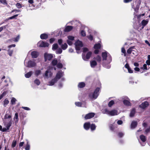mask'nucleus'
<instances>
[{
	"label": "nucleus",
	"mask_w": 150,
	"mask_h": 150,
	"mask_svg": "<svg viewBox=\"0 0 150 150\" xmlns=\"http://www.w3.org/2000/svg\"><path fill=\"white\" fill-rule=\"evenodd\" d=\"M101 45L100 44H96L94 46V48L95 49H98L100 48Z\"/></svg>",
	"instance_id": "obj_37"
},
{
	"label": "nucleus",
	"mask_w": 150,
	"mask_h": 150,
	"mask_svg": "<svg viewBox=\"0 0 150 150\" xmlns=\"http://www.w3.org/2000/svg\"><path fill=\"white\" fill-rule=\"evenodd\" d=\"M67 38L68 39L67 40L72 41L74 40V37L71 35L68 36Z\"/></svg>",
	"instance_id": "obj_45"
},
{
	"label": "nucleus",
	"mask_w": 150,
	"mask_h": 150,
	"mask_svg": "<svg viewBox=\"0 0 150 150\" xmlns=\"http://www.w3.org/2000/svg\"><path fill=\"white\" fill-rule=\"evenodd\" d=\"M149 105V103L145 101L142 103L139 106L142 108H144L147 107Z\"/></svg>",
	"instance_id": "obj_17"
},
{
	"label": "nucleus",
	"mask_w": 150,
	"mask_h": 150,
	"mask_svg": "<svg viewBox=\"0 0 150 150\" xmlns=\"http://www.w3.org/2000/svg\"><path fill=\"white\" fill-rule=\"evenodd\" d=\"M134 48V47H130L127 51V53L129 54H131L132 51V50Z\"/></svg>",
	"instance_id": "obj_39"
},
{
	"label": "nucleus",
	"mask_w": 150,
	"mask_h": 150,
	"mask_svg": "<svg viewBox=\"0 0 150 150\" xmlns=\"http://www.w3.org/2000/svg\"><path fill=\"white\" fill-rule=\"evenodd\" d=\"M32 73V71H30L25 74V76L26 78H29L31 76Z\"/></svg>",
	"instance_id": "obj_28"
},
{
	"label": "nucleus",
	"mask_w": 150,
	"mask_h": 150,
	"mask_svg": "<svg viewBox=\"0 0 150 150\" xmlns=\"http://www.w3.org/2000/svg\"><path fill=\"white\" fill-rule=\"evenodd\" d=\"M25 150H30V145L29 144L28 142H27V144L25 146Z\"/></svg>",
	"instance_id": "obj_44"
},
{
	"label": "nucleus",
	"mask_w": 150,
	"mask_h": 150,
	"mask_svg": "<svg viewBox=\"0 0 150 150\" xmlns=\"http://www.w3.org/2000/svg\"><path fill=\"white\" fill-rule=\"evenodd\" d=\"M149 22V20L146 19V20H142L141 22V24L143 26L146 25Z\"/></svg>",
	"instance_id": "obj_22"
},
{
	"label": "nucleus",
	"mask_w": 150,
	"mask_h": 150,
	"mask_svg": "<svg viewBox=\"0 0 150 150\" xmlns=\"http://www.w3.org/2000/svg\"><path fill=\"white\" fill-rule=\"evenodd\" d=\"M94 59L98 62H100L101 60V57L99 55H98L96 57H95Z\"/></svg>",
	"instance_id": "obj_29"
},
{
	"label": "nucleus",
	"mask_w": 150,
	"mask_h": 150,
	"mask_svg": "<svg viewBox=\"0 0 150 150\" xmlns=\"http://www.w3.org/2000/svg\"><path fill=\"white\" fill-rule=\"evenodd\" d=\"M87 37L91 40H92L93 39V37L91 35H90L89 36H88Z\"/></svg>",
	"instance_id": "obj_62"
},
{
	"label": "nucleus",
	"mask_w": 150,
	"mask_h": 150,
	"mask_svg": "<svg viewBox=\"0 0 150 150\" xmlns=\"http://www.w3.org/2000/svg\"><path fill=\"white\" fill-rule=\"evenodd\" d=\"M58 47V45L56 43L53 44L52 45V49L53 50H55L57 49Z\"/></svg>",
	"instance_id": "obj_36"
},
{
	"label": "nucleus",
	"mask_w": 150,
	"mask_h": 150,
	"mask_svg": "<svg viewBox=\"0 0 150 150\" xmlns=\"http://www.w3.org/2000/svg\"><path fill=\"white\" fill-rule=\"evenodd\" d=\"M4 106L5 107L9 103V101L7 98L5 99L4 100Z\"/></svg>",
	"instance_id": "obj_31"
},
{
	"label": "nucleus",
	"mask_w": 150,
	"mask_h": 150,
	"mask_svg": "<svg viewBox=\"0 0 150 150\" xmlns=\"http://www.w3.org/2000/svg\"><path fill=\"white\" fill-rule=\"evenodd\" d=\"M75 48L76 50H79L83 46L82 42L79 40H77L75 43Z\"/></svg>",
	"instance_id": "obj_6"
},
{
	"label": "nucleus",
	"mask_w": 150,
	"mask_h": 150,
	"mask_svg": "<svg viewBox=\"0 0 150 150\" xmlns=\"http://www.w3.org/2000/svg\"><path fill=\"white\" fill-rule=\"evenodd\" d=\"M36 63L33 61L29 60L26 66L29 67H32L36 65Z\"/></svg>",
	"instance_id": "obj_11"
},
{
	"label": "nucleus",
	"mask_w": 150,
	"mask_h": 150,
	"mask_svg": "<svg viewBox=\"0 0 150 150\" xmlns=\"http://www.w3.org/2000/svg\"><path fill=\"white\" fill-rule=\"evenodd\" d=\"M41 73V71L40 70H36L35 71V75L36 76H38Z\"/></svg>",
	"instance_id": "obj_40"
},
{
	"label": "nucleus",
	"mask_w": 150,
	"mask_h": 150,
	"mask_svg": "<svg viewBox=\"0 0 150 150\" xmlns=\"http://www.w3.org/2000/svg\"><path fill=\"white\" fill-rule=\"evenodd\" d=\"M124 104L126 106L131 105V103L129 101L127 100H124L123 101Z\"/></svg>",
	"instance_id": "obj_23"
},
{
	"label": "nucleus",
	"mask_w": 150,
	"mask_h": 150,
	"mask_svg": "<svg viewBox=\"0 0 150 150\" xmlns=\"http://www.w3.org/2000/svg\"><path fill=\"white\" fill-rule=\"evenodd\" d=\"M137 122L136 121H133L132 122L131 125V128H135L137 126Z\"/></svg>",
	"instance_id": "obj_21"
},
{
	"label": "nucleus",
	"mask_w": 150,
	"mask_h": 150,
	"mask_svg": "<svg viewBox=\"0 0 150 150\" xmlns=\"http://www.w3.org/2000/svg\"><path fill=\"white\" fill-rule=\"evenodd\" d=\"M11 117V115H8V114H6L4 116V118L5 119H7L8 118H10Z\"/></svg>",
	"instance_id": "obj_51"
},
{
	"label": "nucleus",
	"mask_w": 150,
	"mask_h": 150,
	"mask_svg": "<svg viewBox=\"0 0 150 150\" xmlns=\"http://www.w3.org/2000/svg\"><path fill=\"white\" fill-rule=\"evenodd\" d=\"M124 135V134L122 132H119L118 134V136L120 137H123Z\"/></svg>",
	"instance_id": "obj_58"
},
{
	"label": "nucleus",
	"mask_w": 150,
	"mask_h": 150,
	"mask_svg": "<svg viewBox=\"0 0 150 150\" xmlns=\"http://www.w3.org/2000/svg\"><path fill=\"white\" fill-rule=\"evenodd\" d=\"M62 50L61 48H59L56 51V52L57 54H60L62 52Z\"/></svg>",
	"instance_id": "obj_42"
},
{
	"label": "nucleus",
	"mask_w": 150,
	"mask_h": 150,
	"mask_svg": "<svg viewBox=\"0 0 150 150\" xmlns=\"http://www.w3.org/2000/svg\"><path fill=\"white\" fill-rule=\"evenodd\" d=\"M102 56L103 61V66L106 68H110V66L109 64L112 61L111 56L107 52H105L102 53Z\"/></svg>",
	"instance_id": "obj_1"
},
{
	"label": "nucleus",
	"mask_w": 150,
	"mask_h": 150,
	"mask_svg": "<svg viewBox=\"0 0 150 150\" xmlns=\"http://www.w3.org/2000/svg\"><path fill=\"white\" fill-rule=\"evenodd\" d=\"M104 113L111 116L116 115L119 114L118 111L115 109L111 110H109L107 109H105L104 110Z\"/></svg>",
	"instance_id": "obj_4"
},
{
	"label": "nucleus",
	"mask_w": 150,
	"mask_h": 150,
	"mask_svg": "<svg viewBox=\"0 0 150 150\" xmlns=\"http://www.w3.org/2000/svg\"><path fill=\"white\" fill-rule=\"evenodd\" d=\"M117 127V125H115L114 124H113L110 126V129L111 130H113L115 128H116Z\"/></svg>",
	"instance_id": "obj_33"
},
{
	"label": "nucleus",
	"mask_w": 150,
	"mask_h": 150,
	"mask_svg": "<svg viewBox=\"0 0 150 150\" xmlns=\"http://www.w3.org/2000/svg\"><path fill=\"white\" fill-rule=\"evenodd\" d=\"M61 47L62 49L63 50H65L68 47V45L66 43H64V44H62L61 45Z\"/></svg>",
	"instance_id": "obj_26"
},
{
	"label": "nucleus",
	"mask_w": 150,
	"mask_h": 150,
	"mask_svg": "<svg viewBox=\"0 0 150 150\" xmlns=\"http://www.w3.org/2000/svg\"><path fill=\"white\" fill-rule=\"evenodd\" d=\"M95 115V114L93 112L89 113L86 115L84 117L85 120H87L91 119Z\"/></svg>",
	"instance_id": "obj_10"
},
{
	"label": "nucleus",
	"mask_w": 150,
	"mask_h": 150,
	"mask_svg": "<svg viewBox=\"0 0 150 150\" xmlns=\"http://www.w3.org/2000/svg\"><path fill=\"white\" fill-rule=\"evenodd\" d=\"M85 83L83 82H80L79 83L78 86L80 88H82L85 86Z\"/></svg>",
	"instance_id": "obj_30"
},
{
	"label": "nucleus",
	"mask_w": 150,
	"mask_h": 150,
	"mask_svg": "<svg viewBox=\"0 0 150 150\" xmlns=\"http://www.w3.org/2000/svg\"><path fill=\"white\" fill-rule=\"evenodd\" d=\"M57 67L59 69H61L63 67L62 64L61 63H58L57 65Z\"/></svg>",
	"instance_id": "obj_47"
},
{
	"label": "nucleus",
	"mask_w": 150,
	"mask_h": 150,
	"mask_svg": "<svg viewBox=\"0 0 150 150\" xmlns=\"http://www.w3.org/2000/svg\"><path fill=\"white\" fill-rule=\"evenodd\" d=\"M15 119L16 120L15 121V122H17L19 120L18 113H16L15 114V116L14 117V120H15Z\"/></svg>",
	"instance_id": "obj_35"
},
{
	"label": "nucleus",
	"mask_w": 150,
	"mask_h": 150,
	"mask_svg": "<svg viewBox=\"0 0 150 150\" xmlns=\"http://www.w3.org/2000/svg\"><path fill=\"white\" fill-rule=\"evenodd\" d=\"M90 127L91 131H94L95 130L96 127V126L95 124H92L90 125Z\"/></svg>",
	"instance_id": "obj_27"
},
{
	"label": "nucleus",
	"mask_w": 150,
	"mask_h": 150,
	"mask_svg": "<svg viewBox=\"0 0 150 150\" xmlns=\"http://www.w3.org/2000/svg\"><path fill=\"white\" fill-rule=\"evenodd\" d=\"M22 108L26 110H30V109L29 108L26 107H22Z\"/></svg>",
	"instance_id": "obj_61"
},
{
	"label": "nucleus",
	"mask_w": 150,
	"mask_h": 150,
	"mask_svg": "<svg viewBox=\"0 0 150 150\" xmlns=\"http://www.w3.org/2000/svg\"><path fill=\"white\" fill-rule=\"evenodd\" d=\"M58 63V61L57 59H54L51 62V64L52 66H55L57 65Z\"/></svg>",
	"instance_id": "obj_25"
},
{
	"label": "nucleus",
	"mask_w": 150,
	"mask_h": 150,
	"mask_svg": "<svg viewBox=\"0 0 150 150\" xmlns=\"http://www.w3.org/2000/svg\"><path fill=\"white\" fill-rule=\"evenodd\" d=\"M114 104V101L113 100H111L110 101L108 104V105L109 107H111Z\"/></svg>",
	"instance_id": "obj_46"
},
{
	"label": "nucleus",
	"mask_w": 150,
	"mask_h": 150,
	"mask_svg": "<svg viewBox=\"0 0 150 150\" xmlns=\"http://www.w3.org/2000/svg\"><path fill=\"white\" fill-rule=\"evenodd\" d=\"M13 52V50H8V54L10 56H11L12 55Z\"/></svg>",
	"instance_id": "obj_64"
},
{
	"label": "nucleus",
	"mask_w": 150,
	"mask_h": 150,
	"mask_svg": "<svg viewBox=\"0 0 150 150\" xmlns=\"http://www.w3.org/2000/svg\"><path fill=\"white\" fill-rule=\"evenodd\" d=\"M138 81L137 80H134L133 78H130L129 79V83L131 84H133L134 83H137Z\"/></svg>",
	"instance_id": "obj_24"
},
{
	"label": "nucleus",
	"mask_w": 150,
	"mask_h": 150,
	"mask_svg": "<svg viewBox=\"0 0 150 150\" xmlns=\"http://www.w3.org/2000/svg\"><path fill=\"white\" fill-rule=\"evenodd\" d=\"M150 132V127L149 128L146 129L145 131V133L146 134H147Z\"/></svg>",
	"instance_id": "obj_59"
},
{
	"label": "nucleus",
	"mask_w": 150,
	"mask_h": 150,
	"mask_svg": "<svg viewBox=\"0 0 150 150\" xmlns=\"http://www.w3.org/2000/svg\"><path fill=\"white\" fill-rule=\"evenodd\" d=\"M81 35L83 36H85L86 35L85 32L83 30H81Z\"/></svg>",
	"instance_id": "obj_53"
},
{
	"label": "nucleus",
	"mask_w": 150,
	"mask_h": 150,
	"mask_svg": "<svg viewBox=\"0 0 150 150\" xmlns=\"http://www.w3.org/2000/svg\"><path fill=\"white\" fill-rule=\"evenodd\" d=\"M16 142L15 141H13L12 144V147H14L16 146Z\"/></svg>",
	"instance_id": "obj_56"
},
{
	"label": "nucleus",
	"mask_w": 150,
	"mask_h": 150,
	"mask_svg": "<svg viewBox=\"0 0 150 150\" xmlns=\"http://www.w3.org/2000/svg\"><path fill=\"white\" fill-rule=\"evenodd\" d=\"M18 14H16V15H14L11 17L9 18L8 19V20H10V19H14V18H15L16 17H17L18 16Z\"/></svg>",
	"instance_id": "obj_49"
},
{
	"label": "nucleus",
	"mask_w": 150,
	"mask_h": 150,
	"mask_svg": "<svg viewBox=\"0 0 150 150\" xmlns=\"http://www.w3.org/2000/svg\"><path fill=\"white\" fill-rule=\"evenodd\" d=\"M147 65H146V64H144L143 66V69L144 70H147V67H146Z\"/></svg>",
	"instance_id": "obj_63"
},
{
	"label": "nucleus",
	"mask_w": 150,
	"mask_h": 150,
	"mask_svg": "<svg viewBox=\"0 0 150 150\" xmlns=\"http://www.w3.org/2000/svg\"><path fill=\"white\" fill-rule=\"evenodd\" d=\"M75 104L78 107H81V103L80 102H76Z\"/></svg>",
	"instance_id": "obj_52"
},
{
	"label": "nucleus",
	"mask_w": 150,
	"mask_h": 150,
	"mask_svg": "<svg viewBox=\"0 0 150 150\" xmlns=\"http://www.w3.org/2000/svg\"><path fill=\"white\" fill-rule=\"evenodd\" d=\"M67 44L69 45H71L73 44L72 41L71 40H67Z\"/></svg>",
	"instance_id": "obj_54"
},
{
	"label": "nucleus",
	"mask_w": 150,
	"mask_h": 150,
	"mask_svg": "<svg viewBox=\"0 0 150 150\" xmlns=\"http://www.w3.org/2000/svg\"><path fill=\"white\" fill-rule=\"evenodd\" d=\"M58 42L59 44L61 46L62 45V44L63 42V40L61 39H59L58 40Z\"/></svg>",
	"instance_id": "obj_55"
},
{
	"label": "nucleus",
	"mask_w": 150,
	"mask_h": 150,
	"mask_svg": "<svg viewBox=\"0 0 150 150\" xmlns=\"http://www.w3.org/2000/svg\"><path fill=\"white\" fill-rule=\"evenodd\" d=\"M140 138L141 140L143 142L142 144H141L142 146H144L145 144V142L146 140V137L143 135H141L140 136Z\"/></svg>",
	"instance_id": "obj_12"
},
{
	"label": "nucleus",
	"mask_w": 150,
	"mask_h": 150,
	"mask_svg": "<svg viewBox=\"0 0 150 150\" xmlns=\"http://www.w3.org/2000/svg\"><path fill=\"white\" fill-rule=\"evenodd\" d=\"M117 123L119 125H121L123 123V122L121 120H118L117 121Z\"/></svg>",
	"instance_id": "obj_60"
},
{
	"label": "nucleus",
	"mask_w": 150,
	"mask_h": 150,
	"mask_svg": "<svg viewBox=\"0 0 150 150\" xmlns=\"http://www.w3.org/2000/svg\"><path fill=\"white\" fill-rule=\"evenodd\" d=\"M31 54L32 58H36L39 55V53L37 51H34L31 52Z\"/></svg>",
	"instance_id": "obj_14"
},
{
	"label": "nucleus",
	"mask_w": 150,
	"mask_h": 150,
	"mask_svg": "<svg viewBox=\"0 0 150 150\" xmlns=\"http://www.w3.org/2000/svg\"><path fill=\"white\" fill-rule=\"evenodd\" d=\"M44 57L45 61L47 60H50L53 58V55L51 54L45 53L44 54Z\"/></svg>",
	"instance_id": "obj_9"
},
{
	"label": "nucleus",
	"mask_w": 150,
	"mask_h": 150,
	"mask_svg": "<svg viewBox=\"0 0 150 150\" xmlns=\"http://www.w3.org/2000/svg\"><path fill=\"white\" fill-rule=\"evenodd\" d=\"M0 2L4 5H7V4L6 0H0Z\"/></svg>",
	"instance_id": "obj_48"
},
{
	"label": "nucleus",
	"mask_w": 150,
	"mask_h": 150,
	"mask_svg": "<svg viewBox=\"0 0 150 150\" xmlns=\"http://www.w3.org/2000/svg\"><path fill=\"white\" fill-rule=\"evenodd\" d=\"M16 101V99L14 98H12L11 100V103L12 105H14L15 104V102Z\"/></svg>",
	"instance_id": "obj_43"
},
{
	"label": "nucleus",
	"mask_w": 150,
	"mask_h": 150,
	"mask_svg": "<svg viewBox=\"0 0 150 150\" xmlns=\"http://www.w3.org/2000/svg\"><path fill=\"white\" fill-rule=\"evenodd\" d=\"M135 113V110L134 108L132 109L130 112L129 116L130 117H133L134 116Z\"/></svg>",
	"instance_id": "obj_19"
},
{
	"label": "nucleus",
	"mask_w": 150,
	"mask_h": 150,
	"mask_svg": "<svg viewBox=\"0 0 150 150\" xmlns=\"http://www.w3.org/2000/svg\"><path fill=\"white\" fill-rule=\"evenodd\" d=\"M64 75V72L62 71H58L56 74L55 78L58 81L60 78Z\"/></svg>",
	"instance_id": "obj_8"
},
{
	"label": "nucleus",
	"mask_w": 150,
	"mask_h": 150,
	"mask_svg": "<svg viewBox=\"0 0 150 150\" xmlns=\"http://www.w3.org/2000/svg\"><path fill=\"white\" fill-rule=\"evenodd\" d=\"M48 37L47 35L45 33L42 34L40 36V38L42 39H46Z\"/></svg>",
	"instance_id": "obj_20"
},
{
	"label": "nucleus",
	"mask_w": 150,
	"mask_h": 150,
	"mask_svg": "<svg viewBox=\"0 0 150 150\" xmlns=\"http://www.w3.org/2000/svg\"><path fill=\"white\" fill-rule=\"evenodd\" d=\"M34 83L35 84H36L37 86L39 85L40 83V80L37 79H36L35 80Z\"/></svg>",
	"instance_id": "obj_38"
},
{
	"label": "nucleus",
	"mask_w": 150,
	"mask_h": 150,
	"mask_svg": "<svg viewBox=\"0 0 150 150\" xmlns=\"http://www.w3.org/2000/svg\"><path fill=\"white\" fill-rule=\"evenodd\" d=\"M12 124L11 120H10L9 122L6 124V127L8 129H9L10 127H11Z\"/></svg>",
	"instance_id": "obj_34"
},
{
	"label": "nucleus",
	"mask_w": 150,
	"mask_h": 150,
	"mask_svg": "<svg viewBox=\"0 0 150 150\" xmlns=\"http://www.w3.org/2000/svg\"><path fill=\"white\" fill-rule=\"evenodd\" d=\"M16 6L18 8H20L22 7L21 5L19 3H17Z\"/></svg>",
	"instance_id": "obj_57"
},
{
	"label": "nucleus",
	"mask_w": 150,
	"mask_h": 150,
	"mask_svg": "<svg viewBox=\"0 0 150 150\" xmlns=\"http://www.w3.org/2000/svg\"><path fill=\"white\" fill-rule=\"evenodd\" d=\"M117 127V125H115L114 124H113L110 126V129L111 130H113L115 128H116Z\"/></svg>",
	"instance_id": "obj_32"
},
{
	"label": "nucleus",
	"mask_w": 150,
	"mask_h": 150,
	"mask_svg": "<svg viewBox=\"0 0 150 150\" xmlns=\"http://www.w3.org/2000/svg\"><path fill=\"white\" fill-rule=\"evenodd\" d=\"M57 81V80L54 78L49 82L48 85L50 86H53Z\"/></svg>",
	"instance_id": "obj_13"
},
{
	"label": "nucleus",
	"mask_w": 150,
	"mask_h": 150,
	"mask_svg": "<svg viewBox=\"0 0 150 150\" xmlns=\"http://www.w3.org/2000/svg\"><path fill=\"white\" fill-rule=\"evenodd\" d=\"M73 28V27L71 26H67L64 29V31L65 32H68L71 30Z\"/></svg>",
	"instance_id": "obj_18"
},
{
	"label": "nucleus",
	"mask_w": 150,
	"mask_h": 150,
	"mask_svg": "<svg viewBox=\"0 0 150 150\" xmlns=\"http://www.w3.org/2000/svg\"><path fill=\"white\" fill-rule=\"evenodd\" d=\"M90 126V123L89 122L85 123L83 125V127L84 129L86 130L89 129Z\"/></svg>",
	"instance_id": "obj_16"
},
{
	"label": "nucleus",
	"mask_w": 150,
	"mask_h": 150,
	"mask_svg": "<svg viewBox=\"0 0 150 150\" xmlns=\"http://www.w3.org/2000/svg\"><path fill=\"white\" fill-rule=\"evenodd\" d=\"M37 45L38 46L40 47H48L49 44L47 42H44L43 41H40L38 42Z\"/></svg>",
	"instance_id": "obj_7"
},
{
	"label": "nucleus",
	"mask_w": 150,
	"mask_h": 150,
	"mask_svg": "<svg viewBox=\"0 0 150 150\" xmlns=\"http://www.w3.org/2000/svg\"><path fill=\"white\" fill-rule=\"evenodd\" d=\"M90 64L91 67L94 68L97 65V63L96 60H92L90 62Z\"/></svg>",
	"instance_id": "obj_15"
},
{
	"label": "nucleus",
	"mask_w": 150,
	"mask_h": 150,
	"mask_svg": "<svg viewBox=\"0 0 150 150\" xmlns=\"http://www.w3.org/2000/svg\"><path fill=\"white\" fill-rule=\"evenodd\" d=\"M20 39V35H18L16 37L13 39V40L15 42H17Z\"/></svg>",
	"instance_id": "obj_41"
},
{
	"label": "nucleus",
	"mask_w": 150,
	"mask_h": 150,
	"mask_svg": "<svg viewBox=\"0 0 150 150\" xmlns=\"http://www.w3.org/2000/svg\"><path fill=\"white\" fill-rule=\"evenodd\" d=\"M51 68H52V67L50 66H49L47 69L43 74V76L45 79H48L52 76L53 73L52 72Z\"/></svg>",
	"instance_id": "obj_3"
},
{
	"label": "nucleus",
	"mask_w": 150,
	"mask_h": 150,
	"mask_svg": "<svg viewBox=\"0 0 150 150\" xmlns=\"http://www.w3.org/2000/svg\"><path fill=\"white\" fill-rule=\"evenodd\" d=\"M91 54L92 52L91 51H88V49L86 47L83 48L82 57L84 60L87 61L91 57Z\"/></svg>",
	"instance_id": "obj_2"
},
{
	"label": "nucleus",
	"mask_w": 150,
	"mask_h": 150,
	"mask_svg": "<svg viewBox=\"0 0 150 150\" xmlns=\"http://www.w3.org/2000/svg\"><path fill=\"white\" fill-rule=\"evenodd\" d=\"M100 88H96L93 93H91L89 94V96L91 99H95L96 98L99 94V91Z\"/></svg>",
	"instance_id": "obj_5"
},
{
	"label": "nucleus",
	"mask_w": 150,
	"mask_h": 150,
	"mask_svg": "<svg viewBox=\"0 0 150 150\" xmlns=\"http://www.w3.org/2000/svg\"><path fill=\"white\" fill-rule=\"evenodd\" d=\"M121 52L122 53L124 54V56H125L126 55V51L124 47H122V48Z\"/></svg>",
	"instance_id": "obj_50"
}]
</instances>
